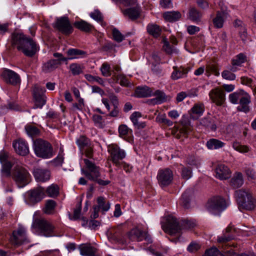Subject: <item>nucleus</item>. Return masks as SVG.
Segmentation results:
<instances>
[{"label":"nucleus","mask_w":256,"mask_h":256,"mask_svg":"<svg viewBox=\"0 0 256 256\" xmlns=\"http://www.w3.org/2000/svg\"><path fill=\"white\" fill-rule=\"evenodd\" d=\"M195 226V222L192 220H184L179 222L174 216H168L166 222L162 224V228L170 235L179 236L182 230H190Z\"/></svg>","instance_id":"obj_1"},{"label":"nucleus","mask_w":256,"mask_h":256,"mask_svg":"<svg viewBox=\"0 0 256 256\" xmlns=\"http://www.w3.org/2000/svg\"><path fill=\"white\" fill-rule=\"evenodd\" d=\"M12 42L16 46L18 50L22 51L28 56H33L38 50L36 42L23 34H14Z\"/></svg>","instance_id":"obj_2"},{"label":"nucleus","mask_w":256,"mask_h":256,"mask_svg":"<svg viewBox=\"0 0 256 256\" xmlns=\"http://www.w3.org/2000/svg\"><path fill=\"white\" fill-rule=\"evenodd\" d=\"M228 99L232 104H239L237 108L238 110L245 113L250 111L249 104L251 102V97L244 90L240 89L230 94L228 96Z\"/></svg>","instance_id":"obj_3"},{"label":"nucleus","mask_w":256,"mask_h":256,"mask_svg":"<svg viewBox=\"0 0 256 256\" xmlns=\"http://www.w3.org/2000/svg\"><path fill=\"white\" fill-rule=\"evenodd\" d=\"M33 148L38 157L47 159L52 158L54 155L52 144L42 139L38 138L34 140Z\"/></svg>","instance_id":"obj_4"},{"label":"nucleus","mask_w":256,"mask_h":256,"mask_svg":"<svg viewBox=\"0 0 256 256\" xmlns=\"http://www.w3.org/2000/svg\"><path fill=\"white\" fill-rule=\"evenodd\" d=\"M86 166V170L82 169V173L90 180H96L97 182L102 186H106L110 183L108 180H104L98 178L100 176V168L88 159L84 160Z\"/></svg>","instance_id":"obj_5"},{"label":"nucleus","mask_w":256,"mask_h":256,"mask_svg":"<svg viewBox=\"0 0 256 256\" xmlns=\"http://www.w3.org/2000/svg\"><path fill=\"white\" fill-rule=\"evenodd\" d=\"M240 210H253L256 206V198L252 193H236L234 196Z\"/></svg>","instance_id":"obj_6"},{"label":"nucleus","mask_w":256,"mask_h":256,"mask_svg":"<svg viewBox=\"0 0 256 256\" xmlns=\"http://www.w3.org/2000/svg\"><path fill=\"white\" fill-rule=\"evenodd\" d=\"M12 178L19 188H22L28 184L30 181V176L23 167L17 166L12 174Z\"/></svg>","instance_id":"obj_7"},{"label":"nucleus","mask_w":256,"mask_h":256,"mask_svg":"<svg viewBox=\"0 0 256 256\" xmlns=\"http://www.w3.org/2000/svg\"><path fill=\"white\" fill-rule=\"evenodd\" d=\"M228 206V202L223 197L216 196L210 198L206 204L207 210L212 213L222 212Z\"/></svg>","instance_id":"obj_8"},{"label":"nucleus","mask_w":256,"mask_h":256,"mask_svg":"<svg viewBox=\"0 0 256 256\" xmlns=\"http://www.w3.org/2000/svg\"><path fill=\"white\" fill-rule=\"evenodd\" d=\"M34 226L37 228L39 234L46 237L56 236L55 228L50 222L44 219L36 220Z\"/></svg>","instance_id":"obj_9"},{"label":"nucleus","mask_w":256,"mask_h":256,"mask_svg":"<svg viewBox=\"0 0 256 256\" xmlns=\"http://www.w3.org/2000/svg\"><path fill=\"white\" fill-rule=\"evenodd\" d=\"M113 1L119 2L125 6H133L134 7L127 8L123 11V14L128 18L134 20L138 18L140 14V8L138 6L136 0H112Z\"/></svg>","instance_id":"obj_10"},{"label":"nucleus","mask_w":256,"mask_h":256,"mask_svg":"<svg viewBox=\"0 0 256 256\" xmlns=\"http://www.w3.org/2000/svg\"><path fill=\"white\" fill-rule=\"evenodd\" d=\"M108 151L110 154L108 159L116 166H120V162L126 156L125 151L118 145L112 144L108 146Z\"/></svg>","instance_id":"obj_11"},{"label":"nucleus","mask_w":256,"mask_h":256,"mask_svg":"<svg viewBox=\"0 0 256 256\" xmlns=\"http://www.w3.org/2000/svg\"><path fill=\"white\" fill-rule=\"evenodd\" d=\"M10 241L12 244L16 246L26 244L31 242L30 239L26 236V229L22 226H20L17 230L13 232Z\"/></svg>","instance_id":"obj_12"},{"label":"nucleus","mask_w":256,"mask_h":256,"mask_svg":"<svg viewBox=\"0 0 256 256\" xmlns=\"http://www.w3.org/2000/svg\"><path fill=\"white\" fill-rule=\"evenodd\" d=\"M54 27L64 34L69 35L73 32V28L68 17L58 18L53 24Z\"/></svg>","instance_id":"obj_13"},{"label":"nucleus","mask_w":256,"mask_h":256,"mask_svg":"<svg viewBox=\"0 0 256 256\" xmlns=\"http://www.w3.org/2000/svg\"><path fill=\"white\" fill-rule=\"evenodd\" d=\"M80 150L84 152L85 156L88 158L93 156V145L90 140L84 136H80L76 140Z\"/></svg>","instance_id":"obj_14"},{"label":"nucleus","mask_w":256,"mask_h":256,"mask_svg":"<svg viewBox=\"0 0 256 256\" xmlns=\"http://www.w3.org/2000/svg\"><path fill=\"white\" fill-rule=\"evenodd\" d=\"M173 178V172L168 168L160 170L157 175L158 183L161 187H165L170 184Z\"/></svg>","instance_id":"obj_15"},{"label":"nucleus","mask_w":256,"mask_h":256,"mask_svg":"<svg viewBox=\"0 0 256 256\" xmlns=\"http://www.w3.org/2000/svg\"><path fill=\"white\" fill-rule=\"evenodd\" d=\"M44 88L35 86L34 90V98L35 100L36 107L42 108L46 103V97L44 93L46 92Z\"/></svg>","instance_id":"obj_16"},{"label":"nucleus","mask_w":256,"mask_h":256,"mask_svg":"<svg viewBox=\"0 0 256 256\" xmlns=\"http://www.w3.org/2000/svg\"><path fill=\"white\" fill-rule=\"evenodd\" d=\"M128 235L131 241L140 242L145 239L149 242H152V240L148 233L143 232L138 228H134L131 230Z\"/></svg>","instance_id":"obj_17"},{"label":"nucleus","mask_w":256,"mask_h":256,"mask_svg":"<svg viewBox=\"0 0 256 256\" xmlns=\"http://www.w3.org/2000/svg\"><path fill=\"white\" fill-rule=\"evenodd\" d=\"M209 96L212 102L218 106H221L224 102L225 95L223 91L219 88L211 90Z\"/></svg>","instance_id":"obj_18"},{"label":"nucleus","mask_w":256,"mask_h":256,"mask_svg":"<svg viewBox=\"0 0 256 256\" xmlns=\"http://www.w3.org/2000/svg\"><path fill=\"white\" fill-rule=\"evenodd\" d=\"M13 146L16 152L19 155L24 156L30 152L28 144L24 140L18 139L13 143Z\"/></svg>","instance_id":"obj_19"},{"label":"nucleus","mask_w":256,"mask_h":256,"mask_svg":"<svg viewBox=\"0 0 256 256\" xmlns=\"http://www.w3.org/2000/svg\"><path fill=\"white\" fill-rule=\"evenodd\" d=\"M216 177L220 180L228 179L230 176L231 172L230 168L223 164L216 166L215 169Z\"/></svg>","instance_id":"obj_20"},{"label":"nucleus","mask_w":256,"mask_h":256,"mask_svg":"<svg viewBox=\"0 0 256 256\" xmlns=\"http://www.w3.org/2000/svg\"><path fill=\"white\" fill-rule=\"evenodd\" d=\"M33 174L37 182H44L50 179V172L44 168H36L34 170Z\"/></svg>","instance_id":"obj_21"},{"label":"nucleus","mask_w":256,"mask_h":256,"mask_svg":"<svg viewBox=\"0 0 256 256\" xmlns=\"http://www.w3.org/2000/svg\"><path fill=\"white\" fill-rule=\"evenodd\" d=\"M44 197V193H24V194L26 202L30 205H33L40 202Z\"/></svg>","instance_id":"obj_22"},{"label":"nucleus","mask_w":256,"mask_h":256,"mask_svg":"<svg viewBox=\"0 0 256 256\" xmlns=\"http://www.w3.org/2000/svg\"><path fill=\"white\" fill-rule=\"evenodd\" d=\"M2 76L7 83L14 85L20 82L19 76L12 70H5L2 73Z\"/></svg>","instance_id":"obj_23"},{"label":"nucleus","mask_w":256,"mask_h":256,"mask_svg":"<svg viewBox=\"0 0 256 256\" xmlns=\"http://www.w3.org/2000/svg\"><path fill=\"white\" fill-rule=\"evenodd\" d=\"M226 14V8H221L220 11H218L216 16L213 19V24L215 28H222L224 22V16Z\"/></svg>","instance_id":"obj_24"},{"label":"nucleus","mask_w":256,"mask_h":256,"mask_svg":"<svg viewBox=\"0 0 256 256\" xmlns=\"http://www.w3.org/2000/svg\"><path fill=\"white\" fill-rule=\"evenodd\" d=\"M152 94V90L150 88L147 86H139L135 90L134 96L137 98H146L151 96Z\"/></svg>","instance_id":"obj_25"},{"label":"nucleus","mask_w":256,"mask_h":256,"mask_svg":"<svg viewBox=\"0 0 256 256\" xmlns=\"http://www.w3.org/2000/svg\"><path fill=\"white\" fill-rule=\"evenodd\" d=\"M80 254L83 256H95L96 249L90 244H82L79 246Z\"/></svg>","instance_id":"obj_26"},{"label":"nucleus","mask_w":256,"mask_h":256,"mask_svg":"<svg viewBox=\"0 0 256 256\" xmlns=\"http://www.w3.org/2000/svg\"><path fill=\"white\" fill-rule=\"evenodd\" d=\"M246 60V56L243 54H238L232 60L231 70L236 72L238 70L237 67L241 66Z\"/></svg>","instance_id":"obj_27"},{"label":"nucleus","mask_w":256,"mask_h":256,"mask_svg":"<svg viewBox=\"0 0 256 256\" xmlns=\"http://www.w3.org/2000/svg\"><path fill=\"white\" fill-rule=\"evenodd\" d=\"M74 24L76 28L85 32H89L94 30L93 25L84 20L75 22Z\"/></svg>","instance_id":"obj_28"},{"label":"nucleus","mask_w":256,"mask_h":256,"mask_svg":"<svg viewBox=\"0 0 256 256\" xmlns=\"http://www.w3.org/2000/svg\"><path fill=\"white\" fill-rule=\"evenodd\" d=\"M200 124L212 131L216 130L217 128L216 119L214 117L208 116L204 118L201 120Z\"/></svg>","instance_id":"obj_29"},{"label":"nucleus","mask_w":256,"mask_h":256,"mask_svg":"<svg viewBox=\"0 0 256 256\" xmlns=\"http://www.w3.org/2000/svg\"><path fill=\"white\" fill-rule=\"evenodd\" d=\"M234 230L232 226L230 225L228 226L226 229L225 233L222 236H220L218 238V242L220 244H225L226 242L230 241L233 239L234 236L231 234L232 231Z\"/></svg>","instance_id":"obj_30"},{"label":"nucleus","mask_w":256,"mask_h":256,"mask_svg":"<svg viewBox=\"0 0 256 256\" xmlns=\"http://www.w3.org/2000/svg\"><path fill=\"white\" fill-rule=\"evenodd\" d=\"M67 54L69 56L68 60L84 58L87 56L86 52L77 48L69 49L67 51Z\"/></svg>","instance_id":"obj_31"},{"label":"nucleus","mask_w":256,"mask_h":256,"mask_svg":"<svg viewBox=\"0 0 256 256\" xmlns=\"http://www.w3.org/2000/svg\"><path fill=\"white\" fill-rule=\"evenodd\" d=\"M244 184L243 176L241 172H236L230 181V185L234 188L240 187Z\"/></svg>","instance_id":"obj_32"},{"label":"nucleus","mask_w":256,"mask_h":256,"mask_svg":"<svg viewBox=\"0 0 256 256\" xmlns=\"http://www.w3.org/2000/svg\"><path fill=\"white\" fill-rule=\"evenodd\" d=\"M62 190L60 186L56 184H52L47 188L46 190L41 186L30 190L28 192H59Z\"/></svg>","instance_id":"obj_33"},{"label":"nucleus","mask_w":256,"mask_h":256,"mask_svg":"<svg viewBox=\"0 0 256 256\" xmlns=\"http://www.w3.org/2000/svg\"><path fill=\"white\" fill-rule=\"evenodd\" d=\"M60 64V62L59 60H51L43 64L42 71L44 72H50L57 68Z\"/></svg>","instance_id":"obj_34"},{"label":"nucleus","mask_w":256,"mask_h":256,"mask_svg":"<svg viewBox=\"0 0 256 256\" xmlns=\"http://www.w3.org/2000/svg\"><path fill=\"white\" fill-rule=\"evenodd\" d=\"M164 20L169 22L177 21L181 18V14L178 11L166 12L163 14Z\"/></svg>","instance_id":"obj_35"},{"label":"nucleus","mask_w":256,"mask_h":256,"mask_svg":"<svg viewBox=\"0 0 256 256\" xmlns=\"http://www.w3.org/2000/svg\"><path fill=\"white\" fill-rule=\"evenodd\" d=\"M152 96H156L155 98L151 100V102L154 104H160L167 100L166 94L160 90H156L154 92H153Z\"/></svg>","instance_id":"obj_36"},{"label":"nucleus","mask_w":256,"mask_h":256,"mask_svg":"<svg viewBox=\"0 0 256 256\" xmlns=\"http://www.w3.org/2000/svg\"><path fill=\"white\" fill-rule=\"evenodd\" d=\"M224 142L216 138H210L206 143V146L209 150L218 149L224 147Z\"/></svg>","instance_id":"obj_37"},{"label":"nucleus","mask_w":256,"mask_h":256,"mask_svg":"<svg viewBox=\"0 0 256 256\" xmlns=\"http://www.w3.org/2000/svg\"><path fill=\"white\" fill-rule=\"evenodd\" d=\"M142 114L139 112H133L130 116V119L134 125L138 128H144L146 126V123L144 122H138V119L142 117Z\"/></svg>","instance_id":"obj_38"},{"label":"nucleus","mask_w":256,"mask_h":256,"mask_svg":"<svg viewBox=\"0 0 256 256\" xmlns=\"http://www.w3.org/2000/svg\"><path fill=\"white\" fill-rule=\"evenodd\" d=\"M146 30L148 33L154 38L158 37L161 34L162 30L160 26L154 24H150L147 26Z\"/></svg>","instance_id":"obj_39"},{"label":"nucleus","mask_w":256,"mask_h":256,"mask_svg":"<svg viewBox=\"0 0 256 256\" xmlns=\"http://www.w3.org/2000/svg\"><path fill=\"white\" fill-rule=\"evenodd\" d=\"M174 71L171 75V78L174 80H176L178 78L185 76L188 71L184 68H178L176 66H174Z\"/></svg>","instance_id":"obj_40"},{"label":"nucleus","mask_w":256,"mask_h":256,"mask_svg":"<svg viewBox=\"0 0 256 256\" xmlns=\"http://www.w3.org/2000/svg\"><path fill=\"white\" fill-rule=\"evenodd\" d=\"M24 128L27 134L32 138L39 135L40 133V130L32 124H27Z\"/></svg>","instance_id":"obj_41"},{"label":"nucleus","mask_w":256,"mask_h":256,"mask_svg":"<svg viewBox=\"0 0 256 256\" xmlns=\"http://www.w3.org/2000/svg\"><path fill=\"white\" fill-rule=\"evenodd\" d=\"M202 16V14L194 8H192L189 11V18L194 22H200Z\"/></svg>","instance_id":"obj_42"},{"label":"nucleus","mask_w":256,"mask_h":256,"mask_svg":"<svg viewBox=\"0 0 256 256\" xmlns=\"http://www.w3.org/2000/svg\"><path fill=\"white\" fill-rule=\"evenodd\" d=\"M56 206V203L54 200H48L46 202L44 212L48 214H52L54 212Z\"/></svg>","instance_id":"obj_43"},{"label":"nucleus","mask_w":256,"mask_h":256,"mask_svg":"<svg viewBox=\"0 0 256 256\" xmlns=\"http://www.w3.org/2000/svg\"><path fill=\"white\" fill-rule=\"evenodd\" d=\"M98 208L102 209L104 212H107L110 208V204L106 202L103 197H98L97 200Z\"/></svg>","instance_id":"obj_44"},{"label":"nucleus","mask_w":256,"mask_h":256,"mask_svg":"<svg viewBox=\"0 0 256 256\" xmlns=\"http://www.w3.org/2000/svg\"><path fill=\"white\" fill-rule=\"evenodd\" d=\"M234 72L231 70V66H230L228 70H224L222 72V76L228 80H234L236 78V75L234 73Z\"/></svg>","instance_id":"obj_45"},{"label":"nucleus","mask_w":256,"mask_h":256,"mask_svg":"<svg viewBox=\"0 0 256 256\" xmlns=\"http://www.w3.org/2000/svg\"><path fill=\"white\" fill-rule=\"evenodd\" d=\"M232 148L236 151L241 153L248 152L250 148L246 145H242L239 142H234L232 144Z\"/></svg>","instance_id":"obj_46"},{"label":"nucleus","mask_w":256,"mask_h":256,"mask_svg":"<svg viewBox=\"0 0 256 256\" xmlns=\"http://www.w3.org/2000/svg\"><path fill=\"white\" fill-rule=\"evenodd\" d=\"M192 114H196L198 116H202L204 110V106L202 104H196L192 108Z\"/></svg>","instance_id":"obj_47"},{"label":"nucleus","mask_w":256,"mask_h":256,"mask_svg":"<svg viewBox=\"0 0 256 256\" xmlns=\"http://www.w3.org/2000/svg\"><path fill=\"white\" fill-rule=\"evenodd\" d=\"M204 256H224L216 248H212L206 250Z\"/></svg>","instance_id":"obj_48"},{"label":"nucleus","mask_w":256,"mask_h":256,"mask_svg":"<svg viewBox=\"0 0 256 256\" xmlns=\"http://www.w3.org/2000/svg\"><path fill=\"white\" fill-rule=\"evenodd\" d=\"M70 69L73 75H78L82 72L80 66L78 64H72L70 66Z\"/></svg>","instance_id":"obj_49"},{"label":"nucleus","mask_w":256,"mask_h":256,"mask_svg":"<svg viewBox=\"0 0 256 256\" xmlns=\"http://www.w3.org/2000/svg\"><path fill=\"white\" fill-rule=\"evenodd\" d=\"M112 36L114 40L118 42H122L124 38V36L116 28L112 30Z\"/></svg>","instance_id":"obj_50"},{"label":"nucleus","mask_w":256,"mask_h":256,"mask_svg":"<svg viewBox=\"0 0 256 256\" xmlns=\"http://www.w3.org/2000/svg\"><path fill=\"white\" fill-rule=\"evenodd\" d=\"M90 16L99 22H102L103 21V16L102 13L98 10H94L93 12H92L90 14Z\"/></svg>","instance_id":"obj_51"},{"label":"nucleus","mask_w":256,"mask_h":256,"mask_svg":"<svg viewBox=\"0 0 256 256\" xmlns=\"http://www.w3.org/2000/svg\"><path fill=\"white\" fill-rule=\"evenodd\" d=\"M181 176L183 179L188 180L192 176V170L190 168L184 167L182 170Z\"/></svg>","instance_id":"obj_52"},{"label":"nucleus","mask_w":256,"mask_h":256,"mask_svg":"<svg viewBox=\"0 0 256 256\" xmlns=\"http://www.w3.org/2000/svg\"><path fill=\"white\" fill-rule=\"evenodd\" d=\"M182 205L185 208H188L190 206V198L188 193H184L180 199Z\"/></svg>","instance_id":"obj_53"},{"label":"nucleus","mask_w":256,"mask_h":256,"mask_svg":"<svg viewBox=\"0 0 256 256\" xmlns=\"http://www.w3.org/2000/svg\"><path fill=\"white\" fill-rule=\"evenodd\" d=\"M82 209L81 201L76 206V208L74 212V215L72 218H70L72 220H78L80 216V212Z\"/></svg>","instance_id":"obj_54"},{"label":"nucleus","mask_w":256,"mask_h":256,"mask_svg":"<svg viewBox=\"0 0 256 256\" xmlns=\"http://www.w3.org/2000/svg\"><path fill=\"white\" fill-rule=\"evenodd\" d=\"M110 66L107 63H104L100 68L102 74L104 76H109L111 75Z\"/></svg>","instance_id":"obj_55"},{"label":"nucleus","mask_w":256,"mask_h":256,"mask_svg":"<svg viewBox=\"0 0 256 256\" xmlns=\"http://www.w3.org/2000/svg\"><path fill=\"white\" fill-rule=\"evenodd\" d=\"M200 248V245L196 242H192L188 246L187 250L190 252H194Z\"/></svg>","instance_id":"obj_56"},{"label":"nucleus","mask_w":256,"mask_h":256,"mask_svg":"<svg viewBox=\"0 0 256 256\" xmlns=\"http://www.w3.org/2000/svg\"><path fill=\"white\" fill-rule=\"evenodd\" d=\"M240 83L242 84L250 86L252 88L254 86L252 80L248 76H242L240 78Z\"/></svg>","instance_id":"obj_57"},{"label":"nucleus","mask_w":256,"mask_h":256,"mask_svg":"<svg viewBox=\"0 0 256 256\" xmlns=\"http://www.w3.org/2000/svg\"><path fill=\"white\" fill-rule=\"evenodd\" d=\"M2 164V171L5 173L6 176H10V170L12 167V164L10 162H6Z\"/></svg>","instance_id":"obj_58"},{"label":"nucleus","mask_w":256,"mask_h":256,"mask_svg":"<svg viewBox=\"0 0 256 256\" xmlns=\"http://www.w3.org/2000/svg\"><path fill=\"white\" fill-rule=\"evenodd\" d=\"M130 131L132 130L126 125L122 124L119 126L118 132L120 135L122 136L128 134Z\"/></svg>","instance_id":"obj_59"},{"label":"nucleus","mask_w":256,"mask_h":256,"mask_svg":"<svg viewBox=\"0 0 256 256\" xmlns=\"http://www.w3.org/2000/svg\"><path fill=\"white\" fill-rule=\"evenodd\" d=\"M120 167H118V168H122L123 170L126 173H130L132 172L133 167L130 164H128V163L126 162H123V161H122L120 162Z\"/></svg>","instance_id":"obj_60"},{"label":"nucleus","mask_w":256,"mask_h":256,"mask_svg":"<svg viewBox=\"0 0 256 256\" xmlns=\"http://www.w3.org/2000/svg\"><path fill=\"white\" fill-rule=\"evenodd\" d=\"M192 96L190 93H186L184 92H182L178 94L176 98V100L178 102H182L184 98L187 96Z\"/></svg>","instance_id":"obj_61"},{"label":"nucleus","mask_w":256,"mask_h":256,"mask_svg":"<svg viewBox=\"0 0 256 256\" xmlns=\"http://www.w3.org/2000/svg\"><path fill=\"white\" fill-rule=\"evenodd\" d=\"M160 4L164 8H172V4L170 0H160Z\"/></svg>","instance_id":"obj_62"},{"label":"nucleus","mask_w":256,"mask_h":256,"mask_svg":"<svg viewBox=\"0 0 256 256\" xmlns=\"http://www.w3.org/2000/svg\"><path fill=\"white\" fill-rule=\"evenodd\" d=\"M118 80H120V84L121 86H130L128 80L123 75H120L118 76Z\"/></svg>","instance_id":"obj_63"},{"label":"nucleus","mask_w":256,"mask_h":256,"mask_svg":"<svg viewBox=\"0 0 256 256\" xmlns=\"http://www.w3.org/2000/svg\"><path fill=\"white\" fill-rule=\"evenodd\" d=\"M246 173L248 178L254 180L256 178V172L251 168H248L246 170Z\"/></svg>","instance_id":"obj_64"}]
</instances>
